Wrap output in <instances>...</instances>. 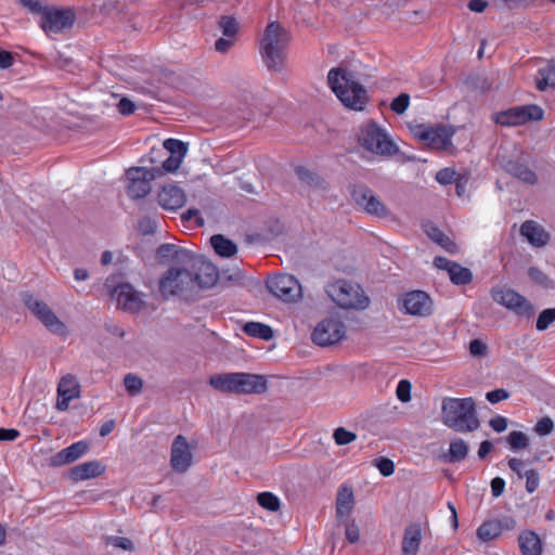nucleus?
Instances as JSON below:
<instances>
[{
	"label": "nucleus",
	"mask_w": 555,
	"mask_h": 555,
	"mask_svg": "<svg viewBox=\"0 0 555 555\" xmlns=\"http://www.w3.org/2000/svg\"><path fill=\"white\" fill-rule=\"evenodd\" d=\"M486 352H487V346L482 340L476 338L469 343V353L473 357L480 358V357H483L486 354Z\"/></svg>",
	"instance_id": "nucleus-57"
},
{
	"label": "nucleus",
	"mask_w": 555,
	"mask_h": 555,
	"mask_svg": "<svg viewBox=\"0 0 555 555\" xmlns=\"http://www.w3.org/2000/svg\"><path fill=\"white\" fill-rule=\"evenodd\" d=\"M117 108L121 115L128 116L134 112L135 105L128 98H122L119 100V102L117 104Z\"/></svg>",
	"instance_id": "nucleus-60"
},
{
	"label": "nucleus",
	"mask_w": 555,
	"mask_h": 555,
	"mask_svg": "<svg viewBox=\"0 0 555 555\" xmlns=\"http://www.w3.org/2000/svg\"><path fill=\"white\" fill-rule=\"evenodd\" d=\"M401 308L406 314L427 317L433 312V301L425 292L412 291L403 296Z\"/></svg>",
	"instance_id": "nucleus-16"
},
{
	"label": "nucleus",
	"mask_w": 555,
	"mask_h": 555,
	"mask_svg": "<svg viewBox=\"0 0 555 555\" xmlns=\"http://www.w3.org/2000/svg\"><path fill=\"white\" fill-rule=\"evenodd\" d=\"M410 104V95L408 93H400L398 96H396L390 104V108L401 115L403 114Z\"/></svg>",
	"instance_id": "nucleus-46"
},
{
	"label": "nucleus",
	"mask_w": 555,
	"mask_h": 555,
	"mask_svg": "<svg viewBox=\"0 0 555 555\" xmlns=\"http://www.w3.org/2000/svg\"><path fill=\"white\" fill-rule=\"evenodd\" d=\"M508 397L509 393L503 388H498L486 393L487 400L492 404L499 403Z\"/></svg>",
	"instance_id": "nucleus-56"
},
{
	"label": "nucleus",
	"mask_w": 555,
	"mask_h": 555,
	"mask_svg": "<svg viewBox=\"0 0 555 555\" xmlns=\"http://www.w3.org/2000/svg\"><path fill=\"white\" fill-rule=\"evenodd\" d=\"M506 439L512 451L522 450L529 444L527 435L518 430L511 431Z\"/></svg>",
	"instance_id": "nucleus-38"
},
{
	"label": "nucleus",
	"mask_w": 555,
	"mask_h": 555,
	"mask_svg": "<svg viewBox=\"0 0 555 555\" xmlns=\"http://www.w3.org/2000/svg\"><path fill=\"white\" fill-rule=\"evenodd\" d=\"M543 115V109L538 105L515 106L495 113L493 115V121L505 127L520 126L530 120H541Z\"/></svg>",
	"instance_id": "nucleus-11"
},
{
	"label": "nucleus",
	"mask_w": 555,
	"mask_h": 555,
	"mask_svg": "<svg viewBox=\"0 0 555 555\" xmlns=\"http://www.w3.org/2000/svg\"><path fill=\"white\" fill-rule=\"evenodd\" d=\"M354 203L361 207L366 214L386 218L390 215L389 209L378 199L374 192L366 185H353L350 191Z\"/></svg>",
	"instance_id": "nucleus-14"
},
{
	"label": "nucleus",
	"mask_w": 555,
	"mask_h": 555,
	"mask_svg": "<svg viewBox=\"0 0 555 555\" xmlns=\"http://www.w3.org/2000/svg\"><path fill=\"white\" fill-rule=\"evenodd\" d=\"M89 450V443L80 440L72 443L69 447L62 449L50 459V464L53 467H60L70 464L81 456H83Z\"/></svg>",
	"instance_id": "nucleus-22"
},
{
	"label": "nucleus",
	"mask_w": 555,
	"mask_h": 555,
	"mask_svg": "<svg viewBox=\"0 0 555 555\" xmlns=\"http://www.w3.org/2000/svg\"><path fill=\"white\" fill-rule=\"evenodd\" d=\"M359 141L365 150L382 156H392L399 151L387 131L374 121L361 128Z\"/></svg>",
	"instance_id": "nucleus-7"
},
{
	"label": "nucleus",
	"mask_w": 555,
	"mask_h": 555,
	"mask_svg": "<svg viewBox=\"0 0 555 555\" xmlns=\"http://www.w3.org/2000/svg\"><path fill=\"white\" fill-rule=\"evenodd\" d=\"M502 167L504 170L513 177L524 181L528 184H534L537 181V175L526 164L520 160L509 159L502 160Z\"/></svg>",
	"instance_id": "nucleus-26"
},
{
	"label": "nucleus",
	"mask_w": 555,
	"mask_h": 555,
	"mask_svg": "<svg viewBox=\"0 0 555 555\" xmlns=\"http://www.w3.org/2000/svg\"><path fill=\"white\" fill-rule=\"evenodd\" d=\"M113 296L115 297L118 307L122 310L130 312H138L143 307L142 294L134 289L128 283L119 284L114 288Z\"/></svg>",
	"instance_id": "nucleus-19"
},
{
	"label": "nucleus",
	"mask_w": 555,
	"mask_h": 555,
	"mask_svg": "<svg viewBox=\"0 0 555 555\" xmlns=\"http://www.w3.org/2000/svg\"><path fill=\"white\" fill-rule=\"evenodd\" d=\"M194 220L197 227L204 225V219L199 215V210L191 208L181 214V221L185 224Z\"/></svg>",
	"instance_id": "nucleus-54"
},
{
	"label": "nucleus",
	"mask_w": 555,
	"mask_h": 555,
	"mask_svg": "<svg viewBox=\"0 0 555 555\" xmlns=\"http://www.w3.org/2000/svg\"><path fill=\"white\" fill-rule=\"evenodd\" d=\"M334 440L338 446H345L353 440H356L357 436L352 431L345 429L344 427H338L334 430L333 434Z\"/></svg>",
	"instance_id": "nucleus-45"
},
{
	"label": "nucleus",
	"mask_w": 555,
	"mask_h": 555,
	"mask_svg": "<svg viewBox=\"0 0 555 555\" xmlns=\"http://www.w3.org/2000/svg\"><path fill=\"white\" fill-rule=\"evenodd\" d=\"M289 36L280 23L271 22L260 40L259 52L269 70L281 72L286 59Z\"/></svg>",
	"instance_id": "nucleus-5"
},
{
	"label": "nucleus",
	"mask_w": 555,
	"mask_h": 555,
	"mask_svg": "<svg viewBox=\"0 0 555 555\" xmlns=\"http://www.w3.org/2000/svg\"><path fill=\"white\" fill-rule=\"evenodd\" d=\"M236 377L235 373H222L210 376L209 385L221 392H236Z\"/></svg>",
	"instance_id": "nucleus-29"
},
{
	"label": "nucleus",
	"mask_w": 555,
	"mask_h": 555,
	"mask_svg": "<svg viewBox=\"0 0 555 555\" xmlns=\"http://www.w3.org/2000/svg\"><path fill=\"white\" fill-rule=\"evenodd\" d=\"M105 470V466L99 461H90L74 466L69 470V477L75 481L87 480L101 476Z\"/></svg>",
	"instance_id": "nucleus-25"
},
{
	"label": "nucleus",
	"mask_w": 555,
	"mask_h": 555,
	"mask_svg": "<svg viewBox=\"0 0 555 555\" xmlns=\"http://www.w3.org/2000/svg\"><path fill=\"white\" fill-rule=\"evenodd\" d=\"M411 383L408 379H401L396 389L397 398L403 403L409 402L411 400Z\"/></svg>",
	"instance_id": "nucleus-48"
},
{
	"label": "nucleus",
	"mask_w": 555,
	"mask_h": 555,
	"mask_svg": "<svg viewBox=\"0 0 555 555\" xmlns=\"http://www.w3.org/2000/svg\"><path fill=\"white\" fill-rule=\"evenodd\" d=\"M520 234L534 247H542L548 242V234L535 221H525L520 227Z\"/></svg>",
	"instance_id": "nucleus-24"
},
{
	"label": "nucleus",
	"mask_w": 555,
	"mask_h": 555,
	"mask_svg": "<svg viewBox=\"0 0 555 555\" xmlns=\"http://www.w3.org/2000/svg\"><path fill=\"white\" fill-rule=\"evenodd\" d=\"M210 244L215 253L222 258H230L237 253L236 244L222 234H215L210 237Z\"/></svg>",
	"instance_id": "nucleus-30"
},
{
	"label": "nucleus",
	"mask_w": 555,
	"mask_h": 555,
	"mask_svg": "<svg viewBox=\"0 0 555 555\" xmlns=\"http://www.w3.org/2000/svg\"><path fill=\"white\" fill-rule=\"evenodd\" d=\"M345 534H346V539L350 543H356V542L359 541L360 530H359V527L356 525L354 521L348 522L346 525Z\"/></svg>",
	"instance_id": "nucleus-59"
},
{
	"label": "nucleus",
	"mask_w": 555,
	"mask_h": 555,
	"mask_svg": "<svg viewBox=\"0 0 555 555\" xmlns=\"http://www.w3.org/2000/svg\"><path fill=\"white\" fill-rule=\"evenodd\" d=\"M413 135L431 149L446 150L451 145L454 129L450 126H428L424 124L412 128Z\"/></svg>",
	"instance_id": "nucleus-10"
},
{
	"label": "nucleus",
	"mask_w": 555,
	"mask_h": 555,
	"mask_svg": "<svg viewBox=\"0 0 555 555\" xmlns=\"http://www.w3.org/2000/svg\"><path fill=\"white\" fill-rule=\"evenodd\" d=\"M555 322V308H547L540 312L535 327L538 331H545Z\"/></svg>",
	"instance_id": "nucleus-43"
},
{
	"label": "nucleus",
	"mask_w": 555,
	"mask_h": 555,
	"mask_svg": "<svg viewBox=\"0 0 555 555\" xmlns=\"http://www.w3.org/2000/svg\"><path fill=\"white\" fill-rule=\"evenodd\" d=\"M219 27L224 37L232 38L237 33L238 24L232 16H222L219 21Z\"/></svg>",
	"instance_id": "nucleus-44"
},
{
	"label": "nucleus",
	"mask_w": 555,
	"mask_h": 555,
	"mask_svg": "<svg viewBox=\"0 0 555 555\" xmlns=\"http://www.w3.org/2000/svg\"><path fill=\"white\" fill-rule=\"evenodd\" d=\"M455 176L456 172L453 169L443 168L437 172L436 180L442 185H448L456 180Z\"/></svg>",
	"instance_id": "nucleus-55"
},
{
	"label": "nucleus",
	"mask_w": 555,
	"mask_h": 555,
	"mask_svg": "<svg viewBox=\"0 0 555 555\" xmlns=\"http://www.w3.org/2000/svg\"><path fill=\"white\" fill-rule=\"evenodd\" d=\"M295 171H296L297 178L301 182L306 183L307 185H309V186L321 185V180H320L319 176L317 173H314L313 171L309 170L308 168L298 166Z\"/></svg>",
	"instance_id": "nucleus-39"
},
{
	"label": "nucleus",
	"mask_w": 555,
	"mask_h": 555,
	"mask_svg": "<svg viewBox=\"0 0 555 555\" xmlns=\"http://www.w3.org/2000/svg\"><path fill=\"white\" fill-rule=\"evenodd\" d=\"M30 13L38 14L44 10L41 0H18Z\"/></svg>",
	"instance_id": "nucleus-62"
},
{
	"label": "nucleus",
	"mask_w": 555,
	"mask_h": 555,
	"mask_svg": "<svg viewBox=\"0 0 555 555\" xmlns=\"http://www.w3.org/2000/svg\"><path fill=\"white\" fill-rule=\"evenodd\" d=\"M535 82L540 91H545L550 88L555 89V60L550 61L538 70Z\"/></svg>",
	"instance_id": "nucleus-31"
},
{
	"label": "nucleus",
	"mask_w": 555,
	"mask_h": 555,
	"mask_svg": "<svg viewBox=\"0 0 555 555\" xmlns=\"http://www.w3.org/2000/svg\"><path fill=\"white\" fill-rule=\"evenodd\" d=\"M164 149L170 155L163 162L162 167H132L126 171L128 179L127 195L132 199L145 197L152 189L151 182L163 177L165 173L173 172V138L164 141Z\"/></svg>",
	"instance_id": "nucleus-2"
},
{
	"label": "nucleus",
	"mask_w": 555,
	"mask_h": 555,
	"mask_svg": "<svg viewBox=\"0 0 555 555\" xmlns=\"http://www.w3.org/2000/svg\"><path fill=\"white\" fill-rule=\"evenodd\" d=\"M516 528V520L508 515H501L483 521L476 530L479 541L486 543L498 539L503 532L512 531Z\"/></svg>",
	"instance_id": "nucleus-15"
},
{
	"label": "nucleus",
	"mask_w": 555,
	"mask_h": 555,
	"mask_svg": "<svg viewBox=\"0 0 555 555\" xmlns=\"http://www.w3.org/2000/svg\"><path fill=\"white\" fill-rule=\"evenodd\" d=\"M375 466L379 470V473L385 477L391 476L395 472L393 462L384 456L375 460Z\"/></svg>",
	"instance_id": "nucleus-51"
},
{
	"label": "nucleus",
	"mask_w": 555,
	"mask_h": 555,
	"mask_svg": "<svg viewBox=\"0 0 555 555\" xmlns=\"http://www.w3.org/2000/svg\"><path fill=\"white\" fill-rule=\"evenodd\" d=\"M106 545L121 548L124 551H130L133 547L132 541L125 537L109 535L105 539Z\"/></svg>",
	"instance_id": "nucleus-47"
},
{
	"label": "nucleus",
	"mask_w": 555,
	"mask_h": 555,
	"mask_svg": "<svg viewBox=\"0 0 555 555\" xmlns=\"http://www.w3.org/2000/svg\"><path fill=\"white\" fill-rule=\"evenodd\" d=\"M489 425L494 431L503 433L507 428V418L502 415H496L490 420Z\"/></svg>",
	"instance_id": "nucleus-61"
},
{
	"label": "nucleus",
	"mask_w": 555,
	"mask_h": 555,
	"mask_svg": "<svg viewBox=\"0 0 555 555\" xmlns=\"http://www.w3.org/2000/svg\"><path fill=\"white\" fill-rule=\"evenodd\" d=\"M124 385L130 396H137L142 391L143 380L138 375L129 373L124 377Z\"/></svg>",
	"instance_id": "nucleus-41"
},
{
	"label": "nucleus",
	"mask_w": 555,
	"mask_h": 555,
	"mask_svg": "<svg viewBox=\"0 0 555 555\" xmlns=\"http://www.w3.org/2000/svg\"><path fill=\"white\" fill-rule=\"evenodd\" d=\"M528 275L531 279V281L538 284L539 286L546 289L553 288V281L539 268L530 267L528 269Z\"/></svg>",
	"instance_id": "nucleus-40"
},
{
	"label": "nucleus",
	"mask_w": 555,
	"mask_h": 555,
	"mask_svg": "<svg viewBox=\"0 0 555 555\" xmlns=\"http://www.w3.org/2000/svg\"><path fill=\"white\" fill-rule=\"evenodd\" d=\"M245 334L251 337L269 340L273 337V331L269 325L259 322H247L243 326Z\"/></svg>",
	"instance_id": "nucleus-35"
},
{
	"label": "nucleus",
	"mask_w": 555,
	"mask_h": 555,
	"mask_svg": "<svg viewBox=\"0 0 555 555\" xmlns=\"http://www.w3.org/2000/svg\"><path fill=\"white\" fill-rule=\"evenodd\" d=\"M158 294L165 299L173 296V266H169L165 275L159 280Z\"/></svg>",
	"instance_id": "nucleus-36"
},
{
	"label": "nucleus",
	"mask_w": 555,
	"mask_h": 555,
	"mask_svg": "<svg viewBox=\"0 0 555 555\" xmlns=\"http://www.w3.org/2000/svg\"><path fill=\"white\" fill-rule=\"evenodd\" d=\"M269 292L284 302H294L302 295L299 281L291 274L270 275L267 280Z\"/></svg>",
	"instance_id": "nucleus-12"
},
{
	"label": "nucleus",
	"mask_w": 555,
	"mask_h": 555,
	"mask_svg": "<svg viewBox=\"0 0 555 555\" xmlns=\"http://www.w3.org/2000/svg\"><path fill=\"white\" fill-rule=\"evenodd\" d=\"M327 82L344 106L353 111L364 108L366 90L356 80L353 73L340 67L332 68L327 75Z\"/></svg>",
	"instance_id": "nucleus-4"
},
{
	"label": "nucleus",
	"mask_w": 555,
	"mask_h": 555,
	"mask_svg": "<svg viewBox=\"0 0 555 555\" xmlns=\"http://www.w3.org/2000/svg\"><path fill=\"white\" fill-rule=\"evenodd\" d=\"M353 504V492L348 487H341L336 499V515L338 518L346 517Z\"/></svg>",
	"instance_id": "nucleus-33"
},
{
	"label": "nucleus",
	"mask_w": 555,
	"mask_h": 555,
	"mask_svg": "<svg viewBox=\"0 0 555 555\" xmlns=\"http://www.w3.org/2000/svg\"><path fill=\"white\" fill-rule=\"evenodd\" d=\"M424 231L439 246L448 251H451L454 247V243L434 223L424 224Z\"/></svg>",
	"instance_id": "nucleus-34"
},
{
	"label": "nucleus",
	"mask_w": 555,
	"mask_h": 555,
	"mask_svg": "<svg viewBox=\"0 0 555 555\" xmlns=\"http://www.w3.org/2000/svg\"><path fill=\"white\" fill-rule=\"evenodd\" d=\"M518 544L521 555H542V542L534 531L520 532Z\"/></svg>",
	"instance_id": "nucleus-27"
},
{
	"label": "nucleus",
	"mask_w": 555,
	"mask_h": 555,
	"mask_svg": "<svg viewBox=\"0 0 555 555\" xmlns=\"http://www.w3.org/2000/svg\"><path fill=\"white\" fill-rule=\"evenodd\" d=\"M232 44L233 40L231 38H219L215 42V49L217 52L227 53L232 47Z\"/></svg>",
	"instance_id": "nucleus-64"
},
{
	"label": "nucleus",
	"mask_w": 555,
	"mask_h": 555,
	"mask_svg": "<svg viewBox=\"0 0 555 555\" xmlns=\"http://www.w3.org/2000/svg\"><path fill=\"white\" fill-rule=\"evenodd\" d=\"M218 279L219 272L212 262L176 245V294L178 289L210 288Z\"/></svg>",
	"instance_id": "nucleus-1"
},
{
	"label": "nucleus",
	"mask_w": 555,
	"mask_h": 555,
	"mask_svg": "<svg viewBox=\"0 0 555 555\" xmlns=\"http://www.w3.org/2000/svg\"><path fill=\"white\" fill-rule=\"evenodd\" d=\"M189 152V144L176 139V175H178L181 164Z\"/></svg>",
	"instance_id": "nucleus-52"
},
{
	"label": "nucleus",
	"mask_w": 555,
	"mask_h": 555,
	"mask_svg": "<svg viewBox=\"0 0 555 555\" xmlns=\"http://www.w3.org/2000/svg\"><path fill=\"white\" fill-rule=\"evenodd\" d=\"M524 477L526 478V490L529 493L534 492L540 485V476L538 472L534 469L525 470Z\"/></svg>",
	"instance_id": "nucleus-50"
},
{
	"label": "nucleus",
	"mask_w": 555,
	"mask_h": 555,
	"mask_svg": "<svg viewBox=\"0 0 555 555\" xmlns=\"http://www.w3.org/2000/svg\"><path fill=\"white\" fill-rule=\"evenodd\" d=\"M138 229L143 235L152 234L156 230V222L150 217H144L139 221Z\"/></svg>",
	"instance_id": "nucleus-58"
},
{
	"label": "nucleus",
	"mask_w": 555,
	"mask_h": 555,
	"mask_svg": "<svg viewBox=\"0 0 555 555\" xmlns=\"http://www.w3.org/2000/svg\"><path fill=\"white\" fill-rule=\"evenodd\" d=\"M80 396V385L77 378L67 374L61 378L57 385V401L56 409L59 411H66L73 399Z\"/></svg>",
	"instance_id": "nucleus-20"
},
{
	"label": "nucleus",
	"mask_w": 555,
	"mask_h": 555,
	"mask_svg": "<svg viewBox=\"0 0 555 555\" xmlns=\"http://www.w3.org/2000/svg\"><path fill=\"white\" fill-rule=\"evenodd\" d=\"M492 299L512 311L519 318H531L535 310L533 305L516 291L505 286H494L491 289Z\"/></svg>",
	"instance_id": "nucleus-8"
},
{
	"label": "nucleus",
	"mask_w": 555,
	"mask_h": 555,
	"mask_svg": "<svg viewBox=\"0 0 555 555\" xmlns=\"http://www.w3.org/2000/svg\"><path fill=\"white\" fill-rule=\"evenodd\" d=\"M156 258L160 263H168L173 259V244H163L156 251Z\"/></svg>",
	"instance_id": "nucleus-49"
},
{
	"label": "nucleus",
	"mask_w": 555,
	"mask_h": 555,
	"mask_svg": "<svg viewBox=\"0 0 555 555\" xmlns=\"http://www.w3.org/2000/svg\"><path fill=\"white\" fill-rule=\"evenodd\" d=\"M266 389L267 380L263 376L237 372L235 393H261Z\"/></svg>",
	"instance_id": "nucleus-23"
},
{
	"label": "nucleus",
	"mask_w": 555,
	"mask_h": 555,
	"mask_svg": "<svg viewBox=\"0 0 555 555\" xmlns=\"http://www.w3.org/2000/svg\"><path fill=\"white\" fill-rule=\"evenodd\" d=\"M23 301L49 332L57 336L67 335L68 331L65 323L56 317L44 301L29 293L23 295Z\"/></svg>",
	"instance_id": "nucleus-9"
},
{
	"label": "nucleus",
	"mask_w": 555,
	"mask_h": 555,
	"mask_svg": "<svg viewBox=\"0 0 555 555\" xmlns=\"http://www.w3.org/2000/svg\"><path fill=\"white\" fill-rule=\"evenodd\" d=\"M505 489V480L501 477H494L491 480V493L494 498L502 495Z\"/></svg>",
	"instance_id": "nucleus-63"
},
{
	"label": "nucleus",
	"mask_w": 555,
	"mask_h": 555,
	"mask_svg": "<svg viewBox=\"0 0 555 555\" xmlns=\"http://www.w3.org/2000/svg\"><path fill=\"white\" fill-rule=\"evenodd\" d=\"M257 502L262 508L270 512H276L281 506L280 499L272 492L268 491L260 492L257 495Z\"/></svg>",
	"instance_id": "nucleus-37"
},
{
	"label": "nucleus",
	"mask_w": 555,
	"mask_h": 555,
	"mask_svg": "<svg viewBox=\"0 0 555 555\" xmlns=\"http://www.w3.org/2000/svg\"><path fill=\"white\" fill-rule=\"evenodd\" d=\"M442 423L456 433H472L479 428L476 405L473 398L447 397L441 404Z\"/></svg>",
	"instance_id": "nucleus-3"
},
{
	"label": "nucleus",
	"mask_w": 555,
	"mask_h": 555,
	"mask_svg": "<svg viewBox=\"0 0 555 555\" xmlns=\"http://www.w3.org/2000/svg\"><path fill=\"white\" fill-rule=\"evenodd\" d=\"M553 429L554 423L548 416L539 420L534 427V431L540 436L550 435L553 431Z\"/></svg>",
	"instance_id": "nucleus-53"
},
{
	"label": "nucleus",
	"mask_w": 555,
	"mask_h": 555,
	"mask_svg": "<svg viewBox=\"0 0 555 555\" xmlns=\"http://www.w3.org/2000/svg\"><path fill=\"white\" fill-rule=\"evenodd\" d=\"M197 441H188L182 435H176V474L186 472L193 464Z\"/></svg>",
	"instance_id": "nucleus-21"
},
{
	"label": "nucleus",
	"mask_w": 555,
	"mask_h": 555,
	"mask_svg": "<svg viewBox=\"0 0 555 555\" xmlns=\"http://www.w3.org/2000/svg\"><path fill=\"white\" fill-rule=\"evenodd\" d=\"M74 15L65 10L44 9L41 13L40 26L48 34H59L72 27Z\"/></svg>",
	"instance_id": "nucleus-17"
},
{
	"label": "nucleus",
	"mask_w": 555,
	"mask_h": 555,
	"mask_svg": "<svg viewBox=\"0 0 555 555\" xmlns=\"http://www.w3.org/2000/svg\"><path fill=\"white\" fill-rule=\"evenodd\" d=\"M422 542V530L418 525L405 528L402 539V555H416Z\"/></svg>",
	"instance_id": "nucleus-28"
},
{
	"label": "nucleus",
	"mask_w": 555,
	"mask_h": 555,
	"mask_svg": "<svg viewBox=\"0 0 555 555\" xmlns=\"http://www.w3.org/2000/svg\"><path fill=\"white\" fill-rule=\"evenodd\" d=\"M468 450V444L462 438L452 439L448 453L443 455V461L447 463L461 462L467 456Z\"/></svg>",
	"instance_id": "nucleus-32"
},
{
	"label": "nucleus",
	"mask_w": 555,
	"mask_h": 555,
	"mask_svg": "<svg viewBox=\"0 0 555 555\" xmlns=\"http://www.w3.org/2000/svg\"><path fill=\"white\" fill-rule=\"evenodd\" d=\"M346 326L337 317H328L322 320L314 327L311 338L319 346H331L345 337Z\"/></svg>",
	"instance_id": "nucleus-13"
},
{
	"label": "nucleus",
	"mask_w": 555,
	"mask_h": 555,
	"mask_svg": "<svg viewBox=\"0 0 555 555\" xmlns=\"http://www.w3.org/2000/svg\"><path fill=\"white\" fill-rule=\"evenodd\" d=\"M157 198L164 209L173 211V185H164Z\"/></svg>",
	"instance_id": "nucleus-42"
},
{
	"label": "nucleus",
	"mask_w": 555,
	"mask_h": 555,
	"mask_svg": "<svg viewBox=\"0 0 555 555\" xmlns=\"http://www.w3.org/2000/svg\"><path fill=\"white\" fill-rule=\"evenodd\" d=\"M434 264L437 269L444 270L448 273L450 281L454 285H467L473 281V273L470 269L463 267L460 263L446 257H435Z\"/></svg>",
	"instance_id": "nucleus-18"
},
{
	"label": "nucleus",
	"mask_w": 555,
	"mask_h": 555,
	"mask_svg": "<svg viewBox=\"0 0 555 555\" xmlns=\"http://www.w3.org/2000/svg\"><path fill=\"white\" fill-rule=\"evenodd\" d=\"M325 292L336 305L344 309L363 310L370 304L362 287L350 281L338 280L330 283L326 285Z\"/></svg>",
	"instance_id": "nucleus-6"
}]
</instances>
